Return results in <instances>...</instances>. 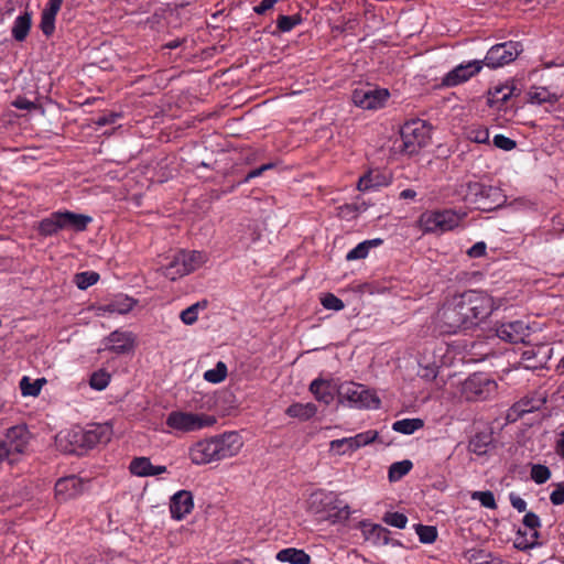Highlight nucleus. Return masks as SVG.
<instances>
[{
	"label": "nucleus",
	"instance_id": "obj_1",
	"mask_svg": "<svg viewBox=\"0 0 564 564\" xmlns=\"http://www.w3.org/2000/svg\"><path fill=\"white\" fill-rule=\"evenodd\" d=\"M496 307L488 293L468 290L447 300L438 310L436 321L443 332L456 333L479 325Z\"/></svg>",
	"mask_w": 564,
	"mask_h": 564
},
{
	"label": "nucleus",
	"instance_id": "obj_2",
	"mask_svg": "<svg viewBox=\"0 0 564 564\" xmlns=\"http://www.w3.org/2000/svg\"><path fill=\"white\" fill-rule=\"evenodd\" d=\"M308 510L323 519H347L350 516L349 507L343 505L338 496L332 491L316 490L307 499Z\"/></svg>",
	"mask_w": 564,
	"mask_h": 564
},
{
	"label": "nucleus",
	"instance_id": "obj_3",
	"mask_svg": "<svg viewBox=\"0 0 564 564\" xmlns=\"http://www.w3.org/2000/svg\"><path fill=\"white\" fill-rule=\"evenodd\" d=\"M465 216L454 209L425 210L420 215L417 226L424 234L442 235L458 227Z\"/></svg>",
	"mask_w": 564,
	"mask_h": 564
},
{
	"label": "nucleus",
	"instance_id": "obj_4",
	"mask_svg": "<svg viewBox=\"0 0 564 564\" xmlns=\"http://www.w3.org/2000/svg\"><path fill=\"white\" fill-rule=\"evenodd\" d=\"M338 399L356 409H378L380 399L365 386L356 382H344L338 387Z\"/></svg>",
	"mask_w": 564,
	"mask_h": 564
},
{
	"label": "nucleus",
	"instance_id": "obj_5",
	"mask_svg": "<svg viewBox=\"0 0 564 564\" xmlns=\"http://www.w3.org/2000/svg\"><path fill=\"white\" fill-rule=\"evenodd\" d=\"M207 261V256L202 251H178L173 260L164 268L163 274L172 281L192 273Z\"/></svg>",
	"mask_w": 564,
	"mask_h": 564
},
{
	"label": "nucleus",
	"instance_id": "obj_6",
	"mask_svg": "<svg viewBox=\"0 0 564 564\" xmlns=\"http://www.w3.org/2000/svg\"><path fill=\"white\" fill-rule=\"evenodd\" d=\"M217 422L214 415L184 411H172L166 417V425L177 432L191 433L210 427Z\"/></svg>",
	"mask_w": 564,
	"mask_h": 564
},
{
	"label": "nucleus",
	"instance_id": "obj_7",
	"mask_svg": "<svg viewBox=\"0 0 564 564\" xmlns=\"http://www.w3.org/2000/svg\"><path fill=\"white\" fill-rule=\"evenodd\" d=\"M401 147L400 150L405 154H413L422 147L429 143L431 131L423 120H413L406 122L401 128Z\"/></svg>",
	"mask_w": 564,
	"mask_h": 564
},
{
	"label": "nucleus",
	"instance_id": "obj_8",
	"mask_svg": "<svg viewBox=\"0 0 564 564\" xmlns=\"http://www.w3.org/2000/svg\"><path fill=\"white\" fill-rule=\"evenodd\" d=\"M497 391V383L484 373H474L462 383V395L468 401H482Z\"/></svg>",
	"mask_w": 564,
	"mask_h": 564
},
{
	"label": "nucleus",
	"instance_id": "obj_9",
	"mask_svg": "<svg viewBox=\"0 0 564 564\" xmlns=\"http://www.w3.org/2000/svg\"><path fill=\"white\" fill-rule=\"evenodd\" d=\"M390 94L384 88L361 87L352 91L351 100L355 106L365 110H378L382 108Z\"/></svg>",
	"mask_w": 564,
	"mask_h": 564
},
{
	"label": "nucleus",
	"instance_id": "obj_10",
	"mask_svg": "<svg viewBox=\"0 0 564 564\" xmlns=\"http://www.w3.org/2000/svg\"><path fill=\"white\" fill-rule=\"evenodd\" d=\"M520 51L518 42L509 41L496 44L489 48L482 63L490 68L502 67L514 61Z\"/></svg>",
	"mask_w": 564,
	"mask_h": 564
},
{
	"label": "nucleus",
	"instance_id": "obj_11",
	"mask_svg": "<svg viewBox=\"0 0 564 564\" xmlns=\"http://www.w3.org/2000/svg\"><path fill=\"white\" fill-rule=\"evenodd\" d=\"M377 437L378 432L369 430L366 432L358 433L355 436L334 440L329 443V449L334 452L336 455L341 456L347 453H352L366 445L373 443L377 440Z\"/></svg>",
	"mask_w": 564,
	"mask_h": 564
},
{
	"label": "nucleus",
	"instance_id": "obj_12",
	"mask_svg": "<svg viewBox=\"0 0 564 564\" xmlns=\"http://www.w3.org/2000/svg\"><path fill=\"white\" fill-rule=\"evenodd\" d=\"M217 462L237 456L242 446L243 440L238 432H225L213 436Z\"/></svg>",
	"mask_w": 564,
	"mask_h": 564
},
{
	"label": "nucleus",
	"instance_id": "obj_13",
	"mask_svg": "<svg viewBox=\"0 0 564 564\" xmlns=\"http://www.w3.org/2000/svg\"><path fill=\"white\" fill-rule=\"evenodd\" d=\"M57 448L66 454L82 455L86 451L83 427L72 426L55 436Z\"/></svg>",
	"mask_w": 564,
	"mask_h": 564
},
{
	"label": "nucleus",
	"instance_id": "obj_14",
	"mask_svg": "<svg viewBox=\"0 0 564 564\" xmlns=\"http://www.w3.org/2000/svg\"><path fill=\"white\" fill-rule=\"evenodd\" d=\"M484 67L482 61L474 59L463 63L454 67L442 78V85L445 87H455L460 85L474 76H476Z\"/></svg>",
	"mask_w": 564,
	"mask_h": 564
},
{
	"label": "nucleus",
	"instance_id": "obj_15",
	"mask_svg": "<svg viewBox=\"0 0 564 564\" xmlns=\"http://www.w3.org/2000/svg\"><path fill=\"white\" fill-rule=\"evenodd\" d=\"M135 336L127 330H113L102 340L101 350H107L116 355L131 352L134 349Z\"/></svg>",
	"mask_w": 564,
	"mask_h": 564
},
{
	"label": "nucleus",
	"instance_id": "obj_16",
	"mask_svg": "<svg viewBox=\"0 0 564 564\" xmlns=\"http://www.w3.org/2000/svg\"><path fill=\"white\" fill-rule=\"evenodd\" d=\"M529 334H530V327L523 321H513V322L501 323L496 328V335L500 339H502L505 341L513 343V344L523 343L524 339L529 336Z\"/></svg>",
	"mask_w": 564,
	"mask_h": 564
},
{
	"label": "nucleus",
	"instance_id": "obj_17",
	"mask_svg": "<svg viewBox=\"0 0 564 564\" xmlns=\"http://www.w3.org/2000/svg\"><path fill=\"white\" fill-rule=\"evenodd\" d=\"M83 434L85 438L86 449H89L99 444H107L108 442H110L113 434V430L111 423L109 422L95 423L88 425L87 429H83Z\"/></svg>",
	"mask_w": 564,
	"mask_h": 564
},
{
	"label": "nucleus",
	"instance_id": "obj_18",
	"mask_svg": "<svg viewBox=\"0 0 564 564\" xmlns=\"http://www.w3.org/2000/svg\"><path fill=\"white\" fill-rule=\"evenodd\" d=\"M188 457L194 465H207L217 462L213 437L194 443L188 449Z\"/></svg>",
	"mask_w": 564,
	"mask_h": 564
},
{
	"label": "nucleus",
	"instance_id": "obj_19",
	"mask_svg": "<svg viewBox=\"0 0 564 564\" xmlns=\"http://www.w3.org/2000/svg\"><path fill=\"white\" fill-rule=\"evenodd\" d=\"M137 301L123 294L116 295L109 302L100 304L96 307L98 316L107 315H124L128 314L135 306Z\"/></svg>",
	"mask_w": 564,
	"mask_h": 564
},
{
	"label": "nucleus",
	"instance_id": "obj_20",
	"mask_svg": "<svg viewBox=\"0 0 564 564\" xmlns=\"http://www.w3.org/2000/svg\"><path fill=\"white\" fill-rule=\"evenodd\" d=\"M84 491V482L76 476L61 478L55 484V496L59 501H67Z\"/></svg>",
	"mask_w": 564,
	"mask_h": 564
},
{
	"label": "nucleus",
	"instance_id": "obj_21",
	"mask_svg": "<svg viewBox=\"0 0 564 564\" xmlns=\"http://www.w3.org/2000/svg\"><path fill=\"white\" fill-rule=\"evenodd\" d=\"M194 507L193 496L189 491L181 490L176 492L170 503V511L173 519L182 520Z\"/></svg>",
	"mask_w": 564,
	"mask_h": 564
},
{
	"label": "nucleus",
	"instance_id": "obj_22",
	"mask_svg": "<svg viewBox=\"0 0 564 564\" xmlns=\"http://www.w3.org/2000/svg\"><path fill=\"white\" fill-rule=\"evenodd\" d=\"M6 436L8 445L10 446V448H8L9 454L11 451L15 453H23L31 440V433L24 424L12 426L8 430Z\"/></svg>",
	"mask_w": 564,
	"mask_h": 564
},
{
	"label": "nucleus",
	"instance_id": "obj_23",
	"mask_svg": "<svg viewBox=\"0 0 564 564\" xmlns=\"http://www.w3.org/2000/svg\"><path fill=\"white\" fill-rule=\"evenodd\" d=\"M129 469L138 477L156 476L166 473L165 466H154L148 457H137L130 463Z\"/></svg>",
	"mask_w": 564,
	"mask_h": 564
},
{
	"label": "nucleus",
	"instance_id": "obj_24",
	"mask_svg": "<svg viewBox=\"0 0 564 564\" xmlns=\"http://www.w3.org/2000/svg\"><path fill=\"white\" fill-rule=\"evenodd\" d=\"M62 3L63 0H48L43 9L40 28L46 36L52 35L55 31V18L61 10Z\"/></svg>",
	"mask_w": 564,
	"mask_h": 564
},
{
	"label": "nucleus",
	"instance_id": "obj_25",
	"mask_svg": "<svg viewBox=\"0 0 564 564\" xmlns=\"http://www.w3.org/2000/svg\"><path fill=\"white\" fill-rule=\"evenodd\" d=\"M389 183L390 180L386 175L378 170H373L359 178L357 187L359 191L366 192L386 186Z\"/></svg>",
	"mask_w": 564,
	"mask_h": 564
},
{
	"label": "nucleus",
	"instance_id": "obj_26",
	"mask_svg": "<svg viewBox=\"0 0 564 564\" xmlns=\"http://www.w3.org/2000/svg\"><path fill=\"white\" fill-rule=\"evenodd\" d=\"M523 525L530 530V541H517L516 546L521 550L530 549L535 545L536 539L539 538L538 528L541 525L540 518L533 512H528L523 517Z\"/></svg>",
	"mask_w": 564,
	"mask_h": 564
},
{
	"label": "nucleus",
	"instance_id": "obj_27",
	"mask_svg": "<svg viewBox=\"0 0 564 564\" xmlns=\"http://www.w3.org/2000/svg\"><path fill=\"white\" fill-rule=\"evenodd\" d=\"M275 558L282 563L290 564H310L311 556L304 551L295 547L280 550Z\"/></svg>",
	"mask_w": 564,
	"mask_h": 564
},
{
	"label": "nucleus",
	"instance_id": "obj_28",
	"mask_svg": "<svg viewBox=\"0 0 564 564\" xmlns=\"http://www.w3.org/2000/svg\"><path fill=\"white\" fill-rule=\"evenodd\" d=\"M62 229H72L75 231H83L91 221L89 216L75 214L70 212L61 213Z\"/></svg>",
	"mask_w": 564,
	"mask_h": 564
},
{
	"label": "nucleus",
	"instance_id": "obj_29",
	"mask_svg": "<svg viewBox=\"0 0 564 564\" xmlns=\"http://www.w3.org/2000/svg\"><path fill=\"white\" fill-rule=\"evenodd\" d=\"M310 391L314 394L316 400L325 404H329L334 399L332 386L326 380H313L310 384Z\"/></svg>",
	"mask_w": 564,
	"mask_h": 564
},
{
	"label": "nucleus",
	"instance_id": "obj_30",
	"mask_svg": "<svg viewBox=\"0 0 564 564\" xmlns=\"http://www.w3.org/2000/svg\"><path fill=\"white\" fill-rule=\"evenodd\" d=\"M317 412L314 403H293L286 410L285 414L290 417L307 421L313 417Z\"/></svg>",
	"mask_w": 564,
	"mask_h": 564
},
{
	"label": "nucleus",
	"instance_id": "obj_31",
	"mask_svg": "<svg viewBox=\"0 0 564 564\" xmlns=\"http://www.w3.org/2000/svg\"><path fill=\"white\" fill-rule=\"evenodd\" d=\"M464 560L469 564H501L502 561L499 557L492 556V554L485 550L470 549L464 553Z\"/></svg>",
	"mask_w": 564,
	"mask_h": 564
},
{
	"label": "nucleus",
	"instance_id": "obj_32",
	"mask_svg": "<svg viewBox=\"0 0 564 564\" xmlns=\"http://www.w3.org/2000/svg\"><path fill=\"white\" fill-rule=\"evenodd\" d=\"M366 539L373 544H388L390 531L380 524H364Z\"/></svg>",
	"mask_w": 564,
	"mask_h": 564
},
{
	"label": "nucleus",
	"instance_id": "obj_33",
	"mask_svg": "<svg viewBox=\"0 0 564 564\" xmlns=\"http://www.w3.org/2000/svg\"><path fill=\"white\" fill-rule=\"evenodd\" d=\"M32 25V12L25 11L23 14H20L14 20L12 26V36L17 41H23Z\"/></svg>",
	"mask_w": 564,
	"mask_h": 564
},
{
	"label": "nucleus",
	"instance_id": "obj_34",
	"mask_svg": "<svg viewBox=\"0 0 564 564\" xmlns=\"http://www.w3.org/2000/svg\"><path fill=\"white\" fill-rule=\"evenodd\" d=\"M528 96L530 102L536 105L554 104L558 100V96L545 87H532L529 90Z\"/></svg>",
	"mask_w": 564,
	"mask_h": 564
},
{
	"label": "nucleus",
	"instance_id": "obj_35",
	"mask_svg": "<svg viewBox=\"0 0 564 564\" xmlns=\"http://www.w3.org/2000/svg\"><path fill=\"white\" fill-rule=\"evenodd\" d=\"M37 229L45 236L56 234L62 229L61 213H53L50 217L42 219Z\"/></svg>",
	"mask_w": 564,
	"mask_h": 564
},
{
	"label": "nucleus",
	"instance_id": "obj_36",
	"mask_svg": "<svg viewBox=\"0 0 564 564\" xmlns=\"http://www.w3.org/2000/svg\"><path fill=\"white\" fill-rule=\"evenodd\" d=\"M421 427H423V421L421 419H403L392 424L393 431L405 435L413 434Z\"/></svg>",
	"mask_w": 564,
	"mask_h": 564
},
{
	"label": "nucleus",
	"instance_id": "obj_37",
	"mask_svg": "<svg viewBox=\"0 0 564 564\" xmlns=\"http://www.w3.org/2000/svg\"><path fill=\"white\" fill-rule=\"evenodd\" d=\"M413 464L409 459L395 462L389 467L388 477L391 482L400 480L412 469Z\"/></svg>",
	"mask_w": 564,
	"mask_h": 564
},
{
	"label": "nucleus",
	"instance_id": "obj_38",
	"mask_svg": "<svg viewBox=\"0 0 564 564\" xmlns=\"http://www.w3.org/2000/svg\"><path fill=\"white\" fill-rule=\"evenodd\" d=\"M489 445V435L477 434L469 441L468 449L476 455H484L487 453Z\"/></svg>",
	"mask_w": 564,
	"mask_h": 564
},
{
	"label": "nucleus",
	"instance_id": "obj_39",
	"mask_svg": "<svg viewBox=\"0 0 564 564\" xmlns=\"http://www.w3.org/2000/svg\"><path fill=\"white\" fill-rule=\"evenodd\" d=\"M110 378L111 376L108 371L104 369L97 370L90 376L89 386L97 391H102L108 387Z\"/></svg>",
	"mask_w": 564,
	"mask_h": 564
},
{
	"label": "nucleus",
	"instance_id": "obj_40",
	"mask_svg": "<svg viewBox=\"0 0 564 564\" xmlns=\"http://www.w3.org/2000/svg\"><path fill=\"white\" fill-rule=\"evenodd\" d=\"M227 377V366L218 361L216 367L204 372V379L210 383H219Z\"/></svg>",
	"mask_w": 564,
	"mask_h": 564
},
{
	"label": "nucleus",
	"instance_id": "obj_41",
	"mask_svg": "<svg viewBox=\"0 0 564 564\" xmlns=\"http://www.w3.org/2000/svg\"><path fill=\"white\" fill-rule=\"evenodd\" d=\"M206 307V302H197L181 312L180 318L185 325H193L198 318V311Z\"/></svg>",
	"mask_w": 564,
	"mask_h": 564
},
{
	"label": "nucleus",
	"instance_id": "obj_42",
	"mask_svg": "<svg viewBox=\"0 0 564 564\" xmlns=\"http://www.w3.org/2000/svg\"><path fill=\"white\" fill-rule=\"evenodd\" d=\"M551 470L547 466L542 464H533L531 466L530 476L531 479L538 484H545L551 478Z\"/></svg>",
	"mask_w": 564,
	"mask_h": 564
},
{
	"label": "nucleus",
	"instance_id": "obj_43",
	"mask_svg": "<svg viewBox=\"0 0 564 564\" xmlns=\"http://www.w3.org/2000/svg\"><path fill=\"white\" fill-rule=\"evenodd\" d=\"M99 279V274L93 271L80 272L75 275L74 282L80 290H86L87 288L97 283Z\"/></svg>",
	"mask_w": 564,
	"mask_h": 564
},
{
	"label": "nucleus",
	"instance_id": "obj_44",
	"mask_svg": "<svg viewBox=\"0 0 564 564\" xmlns=\"http://www.w3.org/2000/svg\"><path fill=\"white\" fill-rule=\"evenodd\" d=\"M415 532L422 543H433L437 538V530L432 525H415Z\"/></svg>",
	"mask_w": 564,
	"mask_h": 564
},
{
	"label": "nucleus",
	"instance_id": "obj_45",
	"mask_svg": "<svg viewBox=\"0 0 564 564\" xmlns=\"http://www.w3.org/2000/svg\"><path fill=\"white\" fill-rule=\"evenodd\" d=\"M471 499L473 500H478L480 502V505L482 507H485V508H488V509H496L497 508L495 496L489 490H487V491H474L471 494Z\"/></svg>",
	"mask_w": 564,
	"mask_h": 564
},
{
	"label": "nucleus",
	"instance_id": "obj_46",
	"mask_svg": "<svg viewBox=\"0 0 564 564\" xmlns=\"http://www.w3.org/2000/svg\"><path fill=\"white\" fill-rule=\"evenodd\" d=\"M384 523L388 525L398 528V529H404L408 523V518L405 514L400 512H388L383 517Z\"/></svg>",
	"mask_w": 564,
	"mask_h": 564
},
{
	"label": "nucleus",
	"instance_id": "obj_47",
	"mask_svg": "<svg viewBox=\"0 0 564 564\" xmlns=\"http://www.w3.org/2000/svg\"><path fill=\"white\" fill-rule=\"evenodd\" d=\"M321 303L326 310L332 311H341L345 307L344 302L332 293L325 294L321 299Z\"/></svg>",
	"mask_w": 564,
	"mask_h": 564
},
{
	"label": "nucleus",
	"instance_id": "obj_48",
	"mask_svg": "<svg viewBox=\"0 0 564 564\" xmlns=\"http://www.w3.org/2000/svg\"><path fill=\"white\" fill-rule=\"evenodd\" d=\"M370 250V242H360L355 248H352L346 256V259L351 260H358L364 259L368 256V252Z\"/></svg>",
	"mask_w": 564,
	"mask_h": 564
},
{
	"label": "nucleus",
	"instance_id": "obj_49",
	"mask_svg": "<svg viewBox=\"0 0 564 564\" xmlns=\"http://www.w3.org/2000/svg\"><path fill=\"white\" fill-rule=\"evenodd\" d=\"M468 138L476 143H488L489 130L484 127L473 128L468 132Z\"/></svg>",
	"mask_w": 564,
	"mask_h": 564
},
{
	"label": "nucleus",
	"instance_id": "obj_50",
	"mask_svg": "<svg viewBox=\"0 0 564 564\" xmlns=\"http://www.w3.org/2000/svg\"><path fill=\"white\" fill-rule=\"evenodd\" d=\"M494 144H495V147H497L503 151H511L517 147V143L514 140H512L503 134H496L494 137Z\"/></svg>",
	"mask_w": 564,
	"mask_h": 564
},
{
	"label": "nucleus",
	"instance_id": "obj_51",
	"mask_svg": "<svg viewBox=\"0 0 564 564\" xmlns=\"http://www.w3.org/2000/svg\"><path fill=\"white\" fill-rule=\"evenodd\" d=\"M300 22L299 19L295 17L290 15H281L278 19V28L282 32H289L291 31L297 23Z\"/></svg>",
	"mask_w": 564,
	"mask_h": 564
},
{
	"label": "nucleus",
	"instance_id": "obj_52",
	"mask_svg": "<svg viewBox=\"0 0 564 564\" xmlns=\"http://www.w3.org/2000/svg\"><path fill=\"white\" fill-rule=\"evenodd\" d=\"M536 357L534 348H527L521 354V361L527 369L538 368V362L532 360Z\"/></svg>",
	"mask_w": 564,
	"mask_h": 564
},
{
	"label": "nucleus",
	"instance_id": "obj_53",
	"mask_svg": "<svg viewBox=\"0 0 564 564\" xmlns=\"http://www.w3.org/2000/svg\"><path fill=\"white\" fill-rule=\"evenodd\" d=\"M550 501L554 506L564 503V480L555 485V489L550 495Z\"/></svg>",
	"mask_w": 564,
	"mask_h": 564
},
{
	"label": "nucleus",
	"instance_id": "obj_54",
	"mask_svg": "<svg viewBox=\"0 0 564 564\" xmlns=\"http://www.w3.org/2000/svg\"><path fill=\"white\" fill-rule=\"evenodd\" d=\"M20 390L23 397H34L35 382H32L30 377L24 376L20 381Z\"/></svg>",
	"mask_w": 564,
	"mask_h": 564
},
{
	"label": "nucleus",
	"instance_id": "obj_55",
	"mask_svg": "<svg viewBox=\"0 0 564 564\" xmlns=\"http://www.w3.org/2000/svg\"><path fill=\"white\" fill-rule=\"evenodd\" d=\"M486 249H487L486 243L484 241H479V242H476L474 246H471L468 249L467 254L470 258H480V257L485 256Z\"/></svg>",
	"mask_w": 564,
	"mask_h": 564
},
{
	"label": "nucleus",
	"instance_id": "obj_56",
	"mask_svg": "<svg viewBox=\"0 0 564 564\" xmlns=\"http://www.w3.org/2000/svg\"><path fill=\"white\" fill-rule=\"evenodd\" d=\"M510 503L511 506L518 510L519 512H523L527 509V502L520 496L511 494L510 495Z\"/></svg>",
	"mask_w": 564,
	"mask_h": 564
},
{
	"label": "nucleus",
	"instance_id": "obj_57",
	"mask_svg": "<svg viewBox=\"0 0 564 564\" xmlns=\"http://www.w3.org/2000/svg\"><path fill=\"white\" fill-rule=\"evenodd\" d=\"M119 115L117 113H108V115H102L100 117H98V119L96 120V123L100 127L102 126H106V124H110V123H115L118 119Z\"/></svg>",
	"mask_w": 564,
	"mask_h": 564
},
{
	"label": "nucleus",
	"instance_id": "obj_58",
	"mask_svg": "<svg viewBox=\"0 0 564 564\" xmlns=\"http://www.w3.org/2000/svg\"><path fill=\"white\" fill-rule=\"evenodd\" d=\"M278 2V0H262L259 6L254 7V12L258 14H263Z\"/></svg>",
	"mask_w": 564,
	"mask_h": 564
},
{
	"label": "nucleus",
	"instance_id": "obj_59",
	"mask_svg": "<svg viewBox=\"0 0 564 564\" xmlns=\"http://www.w3.org/2000/svg\"><path fill=\"white\" fill-rule=\"evenodd\" d=\"M555 453L564 459V430L561 432L558 440L555 444Z\"/></svg>",
	"mask_w": 564,
	"mask_h": 564
},
{
	"label": "nucleus",
	"instance_id": "obj_60",
	"mask_svg": "<svg viewBox=\"0 0 564 564\" xmlns=\"http://www.w3.org/2000/svg\"><path fill=\"white\" fill-rule=\"evenodd\" d=\"M468 189L470 194L478 195L484 193L485 186L480 183H470L468 184Z\"/></svg>",
	"mask_w": 564,
	"mask_h": 564
},
{
	"label": "nucleus",
	"instance_id": "obj_61",
	"mask_svg": "<svg viewBox=\"0 0 564 564\" xmlns=\"http://www.w3.org/2000/svg\"><path fill=\"white\" fill-rule=\"evenodd\" d=\"M13 105L19 109H30L32 107V102L24 99V98H18Z\"/></svg>",
	"mask_w": 564,
	"mask_h": 564
},
{
	"label": "nucleus",
	"instance_id": "obj_62",
	"mask_svg": "<svg viewBox=\"0 0 564 564\" xmlns=\"http://www.w3.org/2000/svg\"><path fill=\"white\" fill-rule=\"evenodd\" d=\"M416 196V192L412 188H405L400 193V198L403 199H414Z\"/></svg>",
	"mask_w": 564,
	"mask_h": 564
},
{
	"label": "nucleus",
	"instance_id": "obj_63",
	"mask_svg": "<svg viewBox=\"0 0 564 564\" xmlns=\"http://www.w3.org/2000/svg\"><path fill=\"white\" fill-rule=\"evenodd\" d=\"M262 173H263V172H262V170L260 169V166H259V167H257V169H254V170H252V171H250V172L247 174V176H246V182L250 181L251 178H254V177H258V176L262 175Z\"/></svg>",
	"mask_w": 564,
	"mask_h": 564
},
{
	"label": "nucleus",
	"instance_id": "obj_64",
	"mask_svg": "<svg viewBox=\"0 0 564 564\" xmlns=\"http://www.w3.org/2000/svg\"><path fill=\"white\" fill-rule=\"evenodd\" d=\"M6 458H9V449L4 443L0 442V462H2Z\"/></svg>",
	"mask_w": 564,
	"mask_h": 564
}]
</instances>
